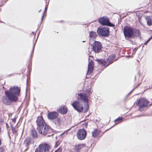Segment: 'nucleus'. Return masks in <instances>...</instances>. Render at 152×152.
I'll return each mask as SVG.
<instances>
[{"mask_svg": "<svg viewBox=\"0 0 152 152\" xmlns=\"http://www.w3.org/2000/svg\"><path fill=\"white\" fill-rule=\"evenodd\" d=\"M145 19L147 20V24L149 26L152 25V18L150 16H146L145 17Z\"/></svg>", "mask_w": 152, "mask_h": 152, "instance_id": "nucleus-17", "label": "nucleus"}, {"mask_svg": "<svg viewBox=\"0 0 152 152\" xmlns=\"http://www.w3.org/2000/svg\"><path fill=\"white\" fill-rule=\"evenodd\" d=\"M88 107L89 106L88 104H86L85 105V106L84 107V112H86L87 111L88 109Z\"/></svg>", "mask_w": 152, "mask_h": 152, "instance_id": "nucleus-25", "label": "nucleus"}, {"mask_svg": "<svg viewBox=\"0 0 152 152\" xmlns=\"http://www.w3.org/2000/svg\"><path fill=\"white\" fill-rule=\"evenodd\" d=\"M152 37H151L145 43L144 45H146L147 43L151 40V39H152Z\"/></svg>", "mask_w": 152, "mask_h": 152, "instance_id": "nucleus-27", "label": "nucleus"}, {"mask_svg": "<svg viewBox=\"0 0 152 152\" xmlns=\"http://www.w3.org/2000/svg\"><path fill=\"white\" fill-rule=\"evenodd\" d=\"M20 89L17 86H13L10 87L9 90L5 92V96L2 97L3 103L7 105L11 104L12 102L18 101V96L19 95Z\"/></svg>", "mask_w": 152, "mask_h": 152, "instance_id": "nucleus-1", "label": "nucleus"}, {"mask_svg": "<svg viewBox=\"0 0 152 152\" xmlns=\"http://www.w3.org/2000/svg\"><path fill=\"white\" fill-rule=\"evenodd\" d=\"M50 146L47 144H40L35 149V152H50Z\"/></svg>", "mask_w": 152, "mask_h": 152, "instance_id": "nucleus-3", "label": "nucleus"}, {"mask_svg": "<svg viewBox=\"0 0 152 152\" xmlns=\"http://www.w3.org/2000/svg\"><path fill=\"white\" fill-rule=\"evenodd\" d=\"M12 122H13L14 123H15L16 121V118H15L12 119Z\"/></svg>", "mask_w": 152, "mask_h": 152, "instance_id": "nucleus-29", "label": "nucleus"}, {"mask_svg": "<svg viewBox=\"0 0 152 152\" xmlns=\"http://www.w3.org/2000/svg\"><path fill=\"white\" fill-rule=\"evenodd\" d=\"M94 63L92 61H91L90 62L88 63V70L87 72V74H89L91 73L93 69Z\"/></svg>", "mask_w": 152, "mask_h": 152, "instance_id": "nucleus-16", "label": "nucleus"}, {"mask_svg": "<svg viewBox=\"0 0 152 152\" xmlns=\"http://www.w3.org/2000/svg\"><path fill=\"white\" fill-rule=\"evenodd\" d=\"M93 46L95 53H98L101 50V44L99 42L95 41L93 44Z\"/></svg>", "mask_w": 152, "mask_h": 152, "instance_id": "nucleus-12", "label": "nucleus"}, {"mask_svg": "<svg viewBox=\"0 0 152 152\" xmlns=\"http://www.w3.org/2000/svg\"><path fill=\"white\" fill-rule=\"evenodd\" d=\"M62 149L60 148H59L56 150L54 152H61Z\"/></svg>", "mask_w": 152, "mask_h": 152, "instance_id": "nucleus-26", "label": "nucleus"}, {"mask_svg": "<svg viewBox=\"0 0 152 152\" xmlns=\"http://www.w3.org/2000/svg\"><path fill=\"white\" fill-rule=\"evenodd\" d=\"M58 111L61 113L66 114L68 111V109L66 106H62L58 109Z\"/></svg>", "mask_w": 152, "mask_h": 152, "instance_id": "nucleus-14", "label": "nucleus"}, {"mask_svg": "<svg viewBox=\"0 0 152 152\" xmlns=\"http://www.w3.org/2000/svg\"><path fill=\"white\" fill-rule=\"evenodd\" d=\"M74 109L78 112H81L83 109V107L80 103L78 101H74L72 104Z\"/></svg>", "mask_w": 152, "mask_h": 152, "instance_id": "nucleus-9", "label": "nucleus"}, {"mask_svg": "<svg viewBox=\"0 0 152 152\" xmlns=\"http://www.w3.org/2000/svg\"><path fill=\"white\" fill-rule=\"evenodd\" d=\"M86 135V131L84 129H81L79 130L77 134V137L80 140L84 139L85 138Z\"/></svg>", "mask_w": 152, "mask_h": 152, "instance_id": "nucleus-10", "label": "nucleus"}, {"mask_svg": "<svg viewBox=\"0 0 152 152\" xmlns=\"http://www.w3.org/2000/svg\"><path fill=\"white\" fill-rule=\"evenodd\" d=\"M99 23L103 25H105L110 26H114V25L111 23L109 19L106 17H103L99 18L98 20Z\"/></svg>", "mask_w": 152, "mask_h": 152, "instance_id": "nucleus-8", "label": "nucleus"}, {"mask_svg": "<svg viewBox=\"0 0 152 152\" xmlns=\"http://www.w3.org/2000/svg\"><path fill=\"white\" fill-rule=\"evenodd\" d=\"M4 151V150L3 148H0V152H3Z\"/></svg>", "mask_w": 152, "mask_h": 152, "instance_id": "nucleus-31", "label": "nucleus"}, {"mask_svg": "<svg viewBox=\"0 0 152 152\" xmlns=\"http://www.w3.org/2000/svg\"><path fill=\"white\" fill-rule=\"evenodd\" d=\"M89 34L90 38L93 39L95 38L96 36V33L94 32H90Z\"/></svg>", "mask_w": 152, "mask_h": 152, "instance_id": "nucleus-21", "label": "nucleus"}, {"mask_svg": "<svg viewBox=\"0 0 152 152\" xmlns=\"http://www.w3.org/2000/svg\"><path fill=\"white\" fill-rule=\"evenodd\" d=\"M61 121L59 118H58L55 121V123L56 124L60 125L61 123Z\"/></svg>", "mask_w": 152, "mask_h": 152, "instance_id": "nucleus-22", "label": "nucleus"}, {"mask_svg": "<svg viewBox=\"0 0 152 152\" xmlns=\"http://www.w3.org/2000/svg\"><path fill=\"white\" fill-rule=\"evenodd\" d=\"M123 32L125 38H131L134 36L139 37L140 32L138 29L136 30L135 31L130 27L126 26L124 27Z\"/></svg>", "mask_w": 152, "mask_h": 152, "instance_id": "nucleus-2", "label": "nucleus"}, {"mask_svg": "<svg viewBox=\"0 0 152 152\" xmlns=\"http://www.w3.org/2000/svg\"><path fill=\"white\" fill-rule=\"evenodd\" d=\"M122 119V118H118L117 119H116L115 120V122L116 123V124H118L119 123L121 122Z\"/></svg>", "mask_w": 152, "mask_h": 152, "instance_id": "nucleus-24", "label": "nucleus"}, {"mask_svg": "<svg viewBox=\"0 0 152 152\" xmlns=\"http://www.w3.org/2000/svg\"><path fill=\"white\" fill-rule=\"evenodd\" d=\"M78 96L80 97L81 100L86 102H87L88 101V96L85 94H78Z\"/></svg>", "mask_w": 152, "mask_h": 152, "instance_id": "nucleus-15", "label": "nucleus"}, {"mask_svg": "<svg viewBox=\"0 0 152 152\" xmlns=\"http://www.w3.org/2000/svg\"><path fill=\"white\" fill-rule=\"evenodd\" d=\"M43 15L42 16V20H43Z\"/></svg>", "mask_w": 152, "mask_h": 152, "instance_id": "nucleus-33", "label": "nucleus"}, {"mask_svg": "<svg viewBox=\"0 0 152 152\" xmlns=\"http://www.w3.org/2000/svg\"><path fill=\"white\" fill-rule=\"evenodd\" d=\"M90 91H91V89L90 88H89V89H87V90L86 91V92L88 93L89 94H90Z\"/></svg>", "mask_w": 152, "mask_h": 152, "instance_id": "nucleus-28", "label": "nucleus"}, {"mask_svg": "<svg viewBox=\"0 0 152 152\" xmlns=\"http://www.w3.org/2000/svg\"><path fill=\"white\" fill-rule=\"evenodd\" d=\"M85 147V145L83 144H79L76 145L75 147V150L77 152L80 151V149L83 147Z\"/></svg>", "mask_w": 152, "mask_h": 152, "instance_id": "nucleus-18", "label": "nucleus"}, {"mask_svg": "<svg viewBox=\"0 0 152 152\" xmlns=\"http://www.w3.org/2000/svg\"><path fill=\"white\" fill-rule=\"evenodd\" d=\"M36 123L37 128L41 127V126L47 124L42 116H39L37 117Z\"/></svg>", "mask_w": 152, "mask_h": 152, "instance_id": "nucleus-11", "label": "nucleus"}, {"mask_svg": "<svg viewBox=\"0 0 152 152\" xmlns=\"http://www.w3.org/2000/svg\"><path fill=\"white\" fill-rule=\"evenodd\" d=\"M115 55L112 54L107 59V61H104L102 59L98 60V61L105 66H107L110 64L112 63L114 61Z\"/></svg>", "mask_w": 152, "mask_h": 152, "instance_id": "nucleus-5", "label": "nucleus"}, {"mask_svg": "<svg viewBox=\"0 0 152 152\" xmlns=\"http://www.w3.org/2000/svg\"><path fill=\"white\" fill-rule=\"evenodd\" d=\"M149 102L144 99L141 98L137 100L136 102V105L139 107V110L142 111V109L148 106Z\"/></svg>", "mask_w": 152, "mask_h": 152, "instance_id": "nucleus-4", "label": "nucleus"}, {"mask_svg": "<svg viewBox=\"0 0 152 152\" xmlns=\"http://www.w3.org/2000/svg\"><path fill=\"white\" fill-rule=\"evenodd\" d=\"M47 7H48V6H46V7H45V10L44 12V13L45 12H46V11L47 10Z\"/></svg>", "mask_w": 152, "mask_h": 152, "instance_id": "nucleus-30", "label": "nucleus"}, {"mask_svg": "<svg viewBox=\"0 0 152 152\" xmlns=\"http://www.w3.org/2000/svg\"><path fill=\"white\" fill-rule=\"evenodd\" d=\"M31 134L32 137L36 138L38 137V134L37 132L35 130H32L31 132Z\"/></svg>", "mask_w": 152, "mask_h": 152, "instance_id": "nucleus-20", "label": "nucleus"}, {"mask_svg": "<svg viewBox=\"0 0 152 152\" xmlns=\"http://www.w3.org/2000/svg\"><path fill=\"white\" fill-rule=\"evenodd\" d=\"M65 133V132H64L62 133L60 135V136H62L63 134H64Z\"/></svg>", "mask_w": 152, "mask_h": 152, "instance_id": "nucleus-32", "label": "nucleus"}, {"mask_svg": "<svg viewBox=\"0 0 152 152\" xmlns=\"http://www.w3.org/2000/svg\"><path fill=\"white\" fill-rule=\"evenodd\" d=\"M24 143L26 145H28L30 143V139L29 138H27L24 141Z\"/></svg>", "mask_w": 152, "mask_h": 152, "instance_id": "nucleus-23", "label": "nucleus"}, {"mask_svg": "<svg viewBox=\"0 0 152 152\" xmlns=\"http://www.w3.org/2000/svg\"><path fill=\"white\" fill-rule=\"evenodd\" d=\"M97 33L99 36L107 37L109 34V28L107 27L99 28L97 30Z\"/></svg>", "mask_w": 152, "mask_h": 152, "instance_id": "nucleus-7", "label": "nucleus"}, {"mask_svg": "<svg viewBox=\"0 0 152 152\" xmlns=\"http://www.w3.org/2000/svg\"><path fill=\"white\" fill-rule=\"evenodd\" d=\"M39 133L42 135H46L49 132L50 127L46 124L39 128H37Z\"/></svg>", "mask_w": 152, "mask_h": 152, "instance_id": "nucleus-6", "label": "nucleus"}, {"mask_svg": "<svg viewBox=\"0 0 152 152\" xmlns=\"http://www.w3.org/2000/svg\"><path fill=\"white\" fill-rule=\"evenodd\" d=\"M58 116V113L56 112H52L49 113L48 115V117L50 119L53 120L55 119Z\"/></svg>", "mask_w": 152, "mask_h": 152, "instance_id": "nucleus-13", "label": "nucleus"}, {"mask_svg": "<svg viewBox=\"0 0 152 152\" xmlns=\"http://www.w3.org/2000/svg\"><path fill=\"white\" fill-rule=\"evenodd\" d=\"M41 11V10H39V12H40Z\"/></svg>", "mask_w": 152, "mask_h": 152, "instance_id": "nucleus-34", "label": "nucleus"}, {"mask_svg": "<svg viewBox=\"0 0 152 152\" xmlns=\"http://www.w3.org/2000/svg\"><path fill=\"white\" fill-rule=\"evenodd\" d=\"M100 133V131L97 129H94L92 132V136L94 137H96Z\"/></svg>", "mask_w": 152, "mask_h": 152, "instance_id": "nucleus-19", "label": "nucleus"}]
</instances>
